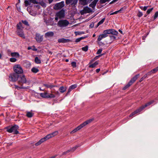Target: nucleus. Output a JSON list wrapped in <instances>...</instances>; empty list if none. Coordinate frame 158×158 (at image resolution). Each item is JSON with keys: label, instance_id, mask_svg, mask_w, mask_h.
I'll return each mask as SVG.
<instances>
[{"label": "nucleus", "instance_id": "nucleus-1", "mask_svg": "<svg viewBox=\"0 0 158 158\" xmlns=\"http://www.w3.org/2000/svg\"><path fill=\"white\" fill-rule=\"evenodd\" d=\"M154 102L153 101H151L147 103H146L144 105H143L139 107L138 109L136 110L134 112H132L129 115V117H131L135 115L136 114L139 113L141 112L144 108L146 107L149 106L152 104Z\"/></svg>", "mask_w": 158, "mask_h": 158}, {"label": "nucleus", "instance_id": "nucleus-2", "mask_svg": "<svg viewBox=\"0 0 158 158\" xmlns=\"http://www.w3.org/2000/svg\"><path fill=\"white\" fill-rule=\"evenodd\" d=\"M93 121L92 119H90L86 121H85L83 123L80 125L79 126H78L76 128L73 130L71 132H70V134H72L75 133L77 131H78L81 128H83L87 124Z\"/></svg>", "mask_w": 158, "mask_h": 158}, {"label": "nucleus", "instance_id": "nucleus-3", "mask_svg": "<svg viewBox=\"0 0 158 158\" xmlns=\"http://www.w3.org/2000/svg\"><path fill=\"white\" fill-rule=\"evenodd\" d=\"M139 76V74L135 75L134 77L132 78L131 79L128 83L125 85L124 87L123 88V90H124L129 88L136 81V80L138 79Z\"/></svg>", "mask_w": 158, "mask_h": 158}, {"label": "nucleus", "instance_id": "nucleus-4", "mask_svg": "<svg viewBox=\"0 0 158 158\" xmlns=\"http://www.w3.org/2000/svg\"><path fill=\"white\" fill-rule=\"evenodd\" d=\"M69 24V22L66 19L61 20L57 23V26L61 28H63L67 27Z\"/></svg>", "mask_w": 158, "mask_h": 158}, {"label": "nucleus", "instance_id": "nucleus-5", "mask_svg": "<svg viewBox=\"0 0 158 158\" xmlns=\"http://www.w3.org/2000/svg\"><path fill=\"white\" fill-rule=\"evenodd\" d=\"M19 128L18 125H15L10 128H8L7 130V131L9 133L13 132L14 134H18L19 133V131L17 130Z\"/></svg>", "mask_w": 158, "mask_h": 158}, {"label": "nucleus", "instance_id": "nucleus-6", "mask_svg": "<svg viewBox=\"0 0 158 158\" xmlns=\"http://www.w3.org/2000/svg\"><path fill=\"white\" fill-rule=\"evenodd\" d=\"M103 33L106 35L111 34L113 35H117L118 32L114 29H109L104 30L103 31Z\"/></svg>", "mask_w": 158, "mask_h": 158}, {"label": "nucleus", "instance_id": "nucleus-7", "mask_svg": "<svg viewBox=\"0 0 158 158\" xmlns=\"http://www.w3.org/2000/svg\"><path fill=\"white\" fill-rule=\"evenodd\" d=\"M13 69L14 71L15 72V73H17L18 74L23 73V70L20 66L19 65H15Z\"/></svg>", "mask_w": 158, "mask_h": 158}, {"label": "nucleus", "instance_id": "nucleus-8", "mask_svg": "<svg viewBox=\"0 0 158 158\" xmlns=\"http://www.w3.org/2000/svg\"><path fill=\"white\" fill-rule=\"evenodd\" d=\"M18 79L19 83L20 85L27 83V81L26 78L24 75L19 76Z\"/></svg>", "mask_w": 158, "mask_h": 158}, {"label": "nucleus", "instance_id": "nucleus-9", "mask_svg": "<svg viewBox=\"0 0 158 158\" xmlns=\"http://www.w3.org/2000/svg\"><path fill=\"white\" fill-rule=\"evenodd\" d=\"M19 75L15 73L11 74L9 76V80L12 81H15L18 79Z\"/></svg>", "mask_w": 158, "mask_h": 158}, {"label": "nucleus", "instance_id": "nucleus-10", "mask_svg": "<svg viewBox=\"0 0 158 158\" xmlns=\"http://www.w3.org/2000/svg\"><path fill=\"white\" fill-rule=\"evenodd\" d=\"M64 6V2L62 1L56 4L54 6V9L55 10H58L61 9Z\"/></svg>", "mask_w": 158, "mask_h": 158}, {"label": "nucleus", "instance_id": "nucleus-11", "mask_svg": "<svg viewBox=\"0 0 158 158\" xmlns=\"http://www.w3.org/2000/svg\"><path fill=\"white\" fill-rule=\"evenodd\" d=\"M92 11V10L88 6L84 7L83 9L80 11V13L81 15L89 13Z\"/></svg>", "mask_w": 158, "mask_h": 158}, {"label": "nucleus", "instance_id": "nucleus-12", "mask_svg": "<svg viewBox=\"0 0 158 158\" xmlns=\"http://www.w3.org/2000/svg\"><path fill=\"white\" fill-rule=\"evenodd\" d=\"M78 0H65V3L67 5L71 4L73 6L75 7L77 4Z\"/></svg>", "mask_w": 158, "mask_h": 158}, {"label": "nucleus", "instance_id": "nucleus-13", "mask_svg": "<svg viewBox=\"0 0 158 158\" xmlns=\"http://www.w3.org/2000/svg\"><path fill=\"white\" fill-rule=\"evenodd\" d=\"M65 16V12L64 10L62 9L56 14V16L61 19L64 18Z\"/></svg>", "mask_w": 158, "mask_h": 158}, {"label": "nucleus", "instance_id": "nucleus-14", "mask_svg": "<svg viewBox=\"0 0 158 158\" xmlns=\"http://www.w3.org/2000/svg\"><path fill=\"white\" fill-rule=\"evenodd\" d=\"M25 6L26 7L30 5L31 3L34 4H37V2L36 0H26L24 2Z\"/></svg>", "mask_w": 158, "mask_h": 158}, {"label": "nucleus", "instance_id": "nucleus-15", "mask_svg": "<svg viewBox=\"0 0 158 158\" xmlns=\"http://www.w3.org/2000/svg\"><path fill=\"white\" fill-rule=\"evenodd\" d=\"M16 32L18 35L23 39L25 38V36L24 34L23 29H17Z\"/></svg>", "mask_w": 158, "mask_h": 158}, {"label": "nucleus", "instance_id": "nucleus-16", "mask_svg": "<svg viewBox=\"0 0 158 158\" xmlns=\"http://www.w3.org/2000/svg\"><path fill=\"white\" fill-rule=\"evenodd\" d=\"M35 39L38 42L40 43L43 40V35L40 36L39 34L36 33Z\"/></svg>", "mask_w": 158, "mask_h": 158}, {"label": "nucleus", "instance_id": "nucleus-17", "mask_svg": "<svg viewBox=\"0 0 158 158\" xmlns=\"http://www.w3.org/2000/svg\"><path fill=\"white\" fill-rule=\"evenodd\" d=\"M108 35H106L105 34H100L99 35L98 38L97 39V41H100L102 40V39L107 37Z\"/></svg>", "mask_w": 158, "mask_h": 158}, {"label": "nucleus", "instance_id": "nucleus-18", "mask_svg": "<svg viewBox=\"0 0 158 158\" xmlns=\"http://www.w3.org/2000/svg\"><path fill=\"white\" fill-rule=\"evenodd\" d=\"M54 35V33L52 31H49L46 33L44 35L45 38L51 37H52Z\"/></svg>", "mask_w": 158, "mask_h": 158}, {"label": "nucleus", "instance_id": "nucleus-19", "mask_svg": "<svg viewBox=\"0 0 158 158\" xmlns=\"http://www.w3.org/2000/svg\"><path fill=\"white\" fill-rule=\"evenodd\" d=\"M98 1V0H94L89 5V6L93 9L94 8Z\"/></svg>", "mask_w": 158, "mask_h": 158}, {"label": "nucleus", "instance_id": "nucleus-20", "mask_svg": "<svg viewBox=\"0 0 158 158\" xmlns=\"http://www.w3.org/2000/svg\"><path fill=\"white\" fill-rule=\"evenodd\" d=\"M70 40L69 39H66L64 38L60 39L58 40V42L59 43H65L69 42L70 41Z\"/></svg>", "mask_w": 158, "mask_h": 158}, {"label": "nucleus", "instance_id": "nucleus-21", "mask_svg": "<svg viewBox=\"0 0 158 158\" xmlns=\"http://www.w3.org/2000/svg\"><path fill=\"white\" fill-rule=\"evenodd\" d=\"M79 3L83 6L86 5L87 4V0H79Z\"/></svg>", "mask_w": 158, "mask_h": 158}, {"label": "nucleus", "instance_id": "nucleus-22", "mask_svg": "<svg viewBox=\"0 0 158 158\" xmlns=\"http://www.w3.org/2000/svg\"><path fill=\"white\" fill-rule=\"evenodd\" d=\"M48 94L47 92H44V93H41L40 94V96L43 98H48Z\"/></svg>", "mask_w": 158, "mask_h": 158}, {"label": "nucleus", "instance_id": "nucleus-23", "mask_svg": "<svg viewBox=\"0 0 158 158\" xmlns=\"http://www.w3.org/2000/svg\"><path fill=\"white\" fill-rule=\"evenodd\" d=\"M66 90V87H64V86L60 87L59 89V91L61 93H64Z\"/></svg>", "mask_w": 158, "mask_h": 158}, {"label": "nucleus", "instance_id": "nucleus-24", "mask_svg": "<svg viewBox=\"0 0 158 158\" xmlns=\"http://www.w3.org/2000/svg\"><path fill=\"white\" fill-rule=\"evenodd\" d=\"M11 56L12 57H19V53L16 52L11 53Z\"/></svg>", "mask_w": 158, "mask_h": 158}, {"label": "nucleus", "instance_id": "nucleus-25", "mask_svg": "<svg viewBox=\"0 0 158 158\" xmlns=\"http://www.w3.org/2000/svg\"><path fill=\"white\" fill-rule=\"evenodd\" d=\"M44 141H45L44 140V139L43 138H42L38 142L36 143H35V145L36 146H38L40 144H41L42 143H43V142H44Z\"/></svg>", "mask_w": 158, "mask_h": 158}, {"label": "nucleus", "instance_id": "nucleus-26", "mask_svg": "<svg viewBox=\"0 0 158 158\" xmlns=\"http://www.w3.org/2000/svg\"><path fill=\"white\" fill-rule=\"evenodd\" d=\"M17 29H23V27L22 26V23L19 22V23L17 24Z\"/></svg>", "mask_w": 158, "mask_h": 158}, {"label": "nucleus", "instance_id": "nucleus-27", "mask_svg": "<svg viewBox=\"0 0 158 158\" xmlns=\"http://www.w3.org/2000/svg\"><path fill=\"white\" fill-rule=\"evenodd\" d=\"M52 137L51 136V134H49L48 135H47L46 136L44 137L43 138L44 140V141H45Z\"/></svg>", "mask_w": 158, "mask_h": 158}, {"label": "nucleus", "instance_id": "nucleus-28", "mask_svg": "<svg viewBox=\"0 0 158 158\" xmlns=\"http://www.w3.org/2000/svg\"><path fill=\"white\" fill-rule=\"evenodd\" d=\"M44 85L48 88H49L50 89H51L53 87L56 86L55 85H53L51 84H44Z\"/></svg>", "mask_w": 158, "mask_h": 158}, {"label": "nucleus", "instance_id": "nucleus-29", "mask_svg": "<svg viewBox=\"0 0 158 158\" xmlns=\"http://www.w3.org/2000/svg\"><path fill=\"white\" fill-rule=\"evenodd\" d=\"M98 64V61H95L94 64H92L89 66V68H94Z\"/></svg>", "mask_w": 158, "mask_h": 158}, {"label": "nucleus", "instance_id": "nucleus-30", "mask_svg": "<svg viewBox=\"0 0 158 158\" xmlns=\"http://www.w3.org/2000/svg\"><path fill=\"white\" fill-rule=\"evenodd\" d=\"M105 19V18H103L99 21L97 24L96 27H98L99 25L103 23Z\"/></svg>", "mask_w": 158, "mask_h": 158}, {"label": "nucleus", "instance_id": "nucleus-31", "mask_svg": "<svg viewBox=\"0 0 158 158\" xmlns=\"http://www.w3.org/2000/svg\"><path fill=\"white\" fill-rule=\"evenodd\" d=\"M31 71L32 72L36 73L39 72V70L37 68L33 67L31 69Z\"/></svg>", "mask_w": 158, "mask_h": 158}, {"label": "nucleus", "instance_id": "nucleus-32", "mask_svg": "<svg viewBox=\"0 0 158 158\" xmlns=\"http://www.w3.org/2000/svg\"><path fill=\"white\" fill-rule=\"evenodd\" d=\"M34 114L30 112H27L26 116L28 118H31L33 116Z\"/></svg>", "mask_w": 158, "mask_h": 158}, {"label": "nucleus", "instance_id": "nucleus-33", "mask_svg": "<svg viewBox=\"0 0 158 158\" xmlns=\"http://www.w3.org/2000/svg\"><path fill=\"white\" fill-rule=\"evenodd\" d=\"M35 62L37 64H40L41 63V60L39 59L37 57H36L35 60Z\"/></svg>", "mask_w": 158, "mask_h": 158}, {"label": "nucleus", "instance_id": "nucleus-34", "mask_svg": "<svg viewBox=\"0 0 158 158\" xmlns=\"http://www.w3.org/2000/svg\"><path fill=\"white\" fill-rule=\"evenodd\" d=\"M58 132L57 131H56L54 132L50 133L52 137H53L54 136L57 135L58 134Z\"/></svg>", "mask_w": 158, "mask_h": 158}, {"label": "nucleus", "instance_id": "nucleus-35", "mask_svg": "<svg viewBox=\"0 0 158 158\" xmlns=\"http://www.w3.org/2000/svg\"><path fill=\"white\" fill-rule=\"evenodd\" d=\"M148 7V6H144V7L142 6H139V7L142 10H144V11H146L147 10Z\"/></svg>", "mask_w": 158, "mask_h": 158}, {"label": "nucleus", "instance_id": "nucleus-36", "mask_svg": "<svg viewBox=\"0 0 158 158\" xmlns=\"http://www.w3.org/2000/svg\"><path fill=\"white\" fill-rule=\"evenodd\" d=\"M15 87L18 89L19 90L20 89H26L27 88L26 87L21 86L19 87L17 85H15Z\"/></svg>", "mask_w": 158, "mask_h": 158}, {"label": "nucleus", "instance_id": "nucleus-37", "mask_svg": "<svg viewBox=\"0 0 158 158\" xmlns=\"http://www.w3.org/2000/svg\"><path fill=\"white\" fill-rule=\"evenodd\" d=\"M55 95L52 94H48V98H55Z\"/></svg>", "mask_w": 158, "mask_h": 158}, {"label": "nucleus", "instance_id": "nucleus-38", "mask_svg": "<svg viewBox=\"0 0 158 158\" xmlns=\"http://www.w3.org/2000/svg\"><path fill=\"white\" fill-rule=\"evenodd\" d=\"M21 21L23 23L24 25H26V26H29V24H28V22L27 20H22Z\"/></svg>", "mask_w": 158, "mask_h": 158}, {"label": "nucleus", "instance_id": "nucleus-39", "mask_svg": "<svg viewBox=\"0 0 158 158\" xmlns=\"http://www.w3.org/2000/svg\"><path fill=\"white\" fill-rule=\"evenodd\" d=\"M158 70V66L151 70V72L152 73H154L156 72Z\"/></svg>", "mask_w": 158, "mask_h": 158}, {"label": "nucleus", "instance_id": "nucleus-40", "mask_svg": "<svg viewBox=\"0 0 158 158\" xmlns=\"http://www.w3.org/2000/svg\"><path fill=\"white\" fill-rule=\"evenodd\" d=\"M88 46H86L85 47H82V50L83 51L86 52L88 50Z\"/></svg>", "mask_w": 158, "mask_h": 158}, {"label": "nucleus", "instance_id": "nucleus-41", "mask_svg": "<svg viewBox=\"0 0 158 158\" xmlns=\"http://www.w3.org/2000/svg\"><path fill=\"white\" fill-rule=\"evenodd\" d=\"M158 17V11H156L154 15V20H155L156 19L157 17Z\"/></svg>", "mask_w": 158, "mask_h": 158}, {"label": "nucleus", "instance_id": "nucleus-42", "mask_svg": "<svg viewBox=\"0 0 158 158\" xmlns=\"http://www.w3.org/2000/svg\"><path fill=\"white\" fill-rule=\"evenodd\" d=\"M10 61L12 62H14L16 61L17 59L15 58H11L10 59Z\"/></svg>", "mask_w": 158, "mask_h": 158}, {"label": "nucleus", "instance_id": "nucleus-43", "mask_svg": "<svg viewBox=\"0 0 158 158\" xmlns=\"http://www.w3.org/2000/svg\"><path fill=\"white\" fill-rule=\"evenodd\" d=\"M153 9V8H151L148 9L146 12L147 14H149L152 11Z\"/></svg>", "mask_w": 158, "mask_h": 158}, {"label": "nucleus", "instance_id": "nucleus-44", "mask_svg": "<svg viewBox=\"0 0 158 158\" xmlns=\"http://www.w3.org/2000/svg\"><path fill=\"white\" fill-rule=\"evenodd\" d=\"M110 0H100V2L101 4H103L106 2H109Z\"/></svg>", "mask_w": 158, "mask_h": 158}, {"label": "nucleus", "instance_id": "nucleus-45", "mask_svg": "<svg viewBox=\"0 0 158 158\" xmlns=\"http://www.w3.org/2000/svg\"><path fill=\"white\" fill-rule=\"evenodd\" d=\"M143 14L142 12L139 11L137 15V16L139 17H140L142 16Z\"/></svg>", "mask_w": 158, "mask_h": 158}, {"label": "nucleus", "instance_id": "nucleus-46", "mask_svg": "<svg viewBox=\"0 0 158 158\" xmlns=\"http://www.w3.org/2000/svg\"><path fill=\"white\" fill-rule=\"evenodd\" d=\"M71 65L73 68H75L76 67V63L75 62H72L71 63Z\"/></svg>", "mask_w": 158, "mask_h": 158}, {"label": "nucleus", "instance_id": "nucleus-47", "mask_svg": "<svg viewBox=\"0 0 158 158\" xmlns=\"http://www.w3.org/2000/svg\"><path fill=\"white\" fill-rule=\"evenodd\" d=\"M77 85H72L69 87L72 90L75 89Z\"/></svg>", "mask_w": 158, "mask_h": 158}, {"label": "nucleus", "instance_id": "nucleus-48", "mask_svg": "<svg viewBox=\"0 0 158 158\" xmlns=\"http://www.w3.org/2000/svg\"><path fill=\"white\" fill-rule=\"evenodd\" d=\"M75 35H81L82 34H84V32H79V31H78V32H75Z\"/></svg>", "mask_w": 158, "mask_h": 158}, {"label": "nucleus", "instance_id": "nucleus-49", "mask_svg": "<svg viewBox=\"0 0 158 158\" xmlns=\"http://www.w3.org/2000/svg\"><path fill=\"white\" fill-rule=\"evenodd\" d=\"M126 9V7L125 6L121 8L119 10H118V12H120L121 11H122L125 10Z\"/></svg>", "mask_w": 158, "mask_h": 158}, {"label": "nucleus", "instance_id": "nucleus-50", "mask_svg": "<svg viewBox=\"0 0 158 158\" xmlns=\"http://www.w3.org/2000/svg\"><path fill=\"white\" fill-rule=\"evenodd\" d=\"M102 49H99L98 50V51L97 52L96 54H100L102 51Z\"/></svg>", "mask_w": 158, "mask_h": 158}, {"label": "nucleus", "instance_id": "nucleus-51", "mask_svg": "<svg viewBox=\"0 0 158 158\" xmlns=\"http://www.w3.org/2000/svg\"><path fill=\"white\" fill-rule=\"evenodd\" d=\"M78 148L77 146H76L75 147H73L71 149H72V151H74V150H75L77 148Z\"/></svg>", "mask_w": 158, "mask_h": 158}, {"label": "nucleus", "instance_id": "nucleus-52", "mask_svg": "<svg viewBox=\"0 0 158 158\" xmlns=\"http://www.w3.org/2000/svg\"><path fill=\"white\" fill-rule=\"evenodd\" d=\"M110 36L111 40H114L116 38V37L113 35H111Z\"/></svg>", "mask_w": 158, "mask_h": 158}, {"label": "nucleus", "instance_id": "nucleus-53", "mask_svg": "<svg viewBox=\"0 0 158 158\" xmlns=\"http://www.w3.org/2000/svg\"><path fill=\"white\" fill-rule=\"evenodd\" d=\"M118 12V10H117V11H115V12H113V13H110V15H114V14H117Z\"/></svg>", "mask_w": 158, "mask_h": 158}, {"label": "nucleus", "instance_id": "nucleus-54", "mask_svg": "<svg viewBox=\"0 0 158 158\" xmlns=\"http://www.w3.org/2000/svg\"><path fill=\"white\" fill-rule=\"evenodd\" d=\"M118 0H113L111 2H110V4H112V3H113L115 2H117V1H118Z\"/></svg>", "mask_w": 158, "mask_h": 158}, {"label": "nucleus", "instance_id": "nucleus-55", "mask_svg": "<svg viewBox=\"0 0 158 158\" xmlns=\"http://www.w3.org/2000/svg\"><path fill=\"white\" fill-rule=\"evenodd\" d=\"M80 39V38H77L75 42H78L81 41Z\"/></svg>", "mask_w": 158, "mask_h": 158}, {"label": "nucleus", "instance_id": "nucleus-56", "mask_svg": "<svg viewBox=\"0 0 158 158\" xmlns=\"http://www.w3.org/2000/svg\"><path fill=\"white\" fill-rule=\"evenodd\" d=\"M147 74L148 76L151 75L152 74V72H151V71L147 73Z\"/></svg>", "mask_w": 158, "mask_h": 158}, {"label": "nucleus", "instance_id": "nucleus-57", "mask_svg": "<svg viewBox=\"0 0 158 158\" xmlns=\"http://www.w3.org/2000/svg\"><path fill=\"white\" fill-rule=\"evenodd\" d=\"M144 78H143V77H142L140 79V80H139V82H142L143 80V79H144Z\"/></svg>", "mask_w": 158, "mask_h": 158}, {"label": "nucleus", "instance_id": "nucleus-58", "mask_svg": "<svg viewBox=\"0 0 158 158\" xmlns=\"http://www.w3.org/2000/svg\"><path fill=\"white\" fill-rule=\"evenodd\" d=\"M100 71V69H97L96 70V72L97 73H98V72H99V71Z\"/></svg>", "mask_w": 158, "mask_h": 158}, {"label": "nucleus", "instance_id": "nucleus-59", "mask_svg": "<svg viewBox=\"0 0 158 158\" xmlns=\"http://www.w3.org/2000/svg\"><path fill=\"white\" fill-rule=\"evenodd\" d=\"M148 75L146 73V74H145L143 77V78H144V79L145 78H146V77H148Z\"/></svg>", "mask_w": 158, "mask_h": 158}, {"label": "nucleus", "instance_id": "nucleus-60", "mask_svg": "<svg viewBox=\"0 0 158 158\" xmlns=\"http://www.w3.org/2000/svg\"><path fill=\"white\" fill-rule=\"evenodd\" d=\"M72 90V89L69 87L68 91V92L70 93Z\"/></svg>", "mask_w": 158, "mask_h": 158}, {"label": "nucleus", "instance_id": "nucleus-61", "mask_svg": "<svg viewBox=\"0 0 158 158\" xmlns=\"http://www.w3.org/2000/svg\"><path fill=\"white\" fill-rule=\"evenodd\" d=\"M67 153V152H64L62 153V155H65Z\"/></svg>", "mask_w": 158, "mask_h": 158}, {"label": "nucleus", "instance_id": "nucleus-62", "mask_svg": "<svg viewBox=\"0 0 158 158\" xmlns=\"http://www.w3.org/2000/svg\"><path fill=\"white\" fill-rule=\"evenodd\" d=\"M53 0H48L49 3H51Z\"/></svg>", "mask_w": 158, "mask_h": 158}, {"label": "nucleus", "instance_id": "nucleus-63", "mask_svg": "<svg viewBox=\"0 0 158 158\" xmlns=\"http://www.w3.org/2000/svg\"><path fill=\"white\" fill-rule=\"evenodd\" d=\"M118 31H119V32L121 33V34H123V31H122L121 30H120V29H119V30H118Z\"/></svg>", "mask_w": 158, "mask_h": 158}, {"label": "nucleus", "instance_id": "nucleus-64", "mask_svg": "<svg viewBox=\"0 0 158 158\" xmlns=\"http://www.w3.org/2000/svg\"><path fill=\"white\" fill-rule=\"evenodd\" d=\"M72 151V149H70V150H68L66 152H67V153L68 152H70V151Z\"/></svg>", "mask_w": 158, "mask_h": 158}]
</instances>
